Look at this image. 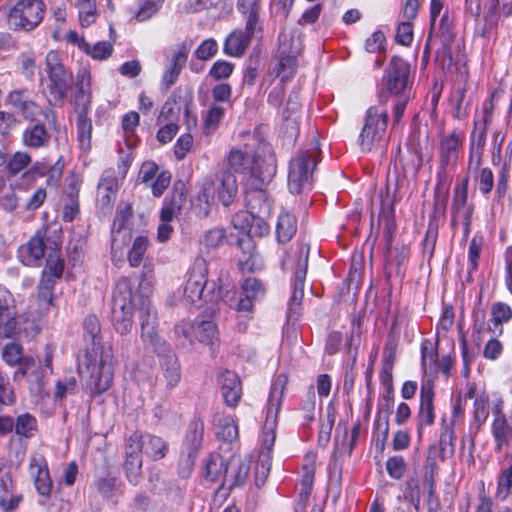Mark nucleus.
<instances>
[{"label":"nucleus","mask_w":512,"mask_h":512,"mask_svg":"<svg viewBox=\"0 0 512 512\" xmlns=\"http://www.w3.org/2000/svg\"><path fill=\"white\" fill-rule=\"evenodd\" d=\"M227 167L224 171L243 174L246 178L245 186L251 189L247 194V202L250 212L237 214L232 222L235 228L243 232L251 233L248 229L250 220L254 214L269 213L270 206L266 202V194L263 186L269 183L276 174V159L269 146L263 139L254 135L245 143L244 150L232 148L226 158ZM257 221L261 220L259 216Z\"/></svg>","instance_id":"obj_1"},{"label":"nucleus","mask_w":512,"mask_h":512,"mask_svg":"<svg viewBox=\"0 0 512 512\" xmlns=\"http://www.w3.org/2000/svg\"><path fill=\"white\" fill-rule=\"evenodd\" d=\"M83 329L87 347L79 357L78 371L86 380L90 393L101 394L111 387L113 381V350L110 345L100 343V322L95 315L85 318Z\"/></svg>","instance_id":"obj_2"},{"label":"nucleus","mask_w":512,"mask_h":512,"mask_svg":"<svg viewBox=\"0 0 512 512\" xmlns=\"http://www.w3.org/2000/svg\"><path fill=\"white\" fill-rule=\"evenodd\" d=\"M287 382V376L279 374L273 380L270 388L266 406V418L262 429L261 450L255 466V483L258 487L264 484L270 473L278 413L282 406V398Z\"/></svg>","instance_id":"obj_3"},{"label":"nucleus","mask_w":512,"mask_h":512,"mask_svg":"<svg viewBox=\"0 0 512 512\" xmlns=\"http://www.w3.org/2000/svg\"><path fill=\"white\" fill-rule=\"evenodd\" d=\"M138 306L141 328L143 325H157V315L150 300L147 297L139 296L133 298L132 287L128 279H119L115 285L112 296V323L115 330L120 334L128 333L133 325V308Z\"/></svg>","instance_id":"obj_4"},{"label":"nucleus","mask_w":512,"mask_h":512,"mask_svg":"<svg viewBox=\"0 0 512 512\" xmlns=\"http://www.w3.org/2000/svg\"><path fill=\"white\" fill-rule=\"evenodd\" d=\"M443 9L441 0H431L430 6V33L424 48L423 61L427 62L431 50L435 51L436 61L443 70L449 69L454 57L460 51V45L455 41L452 29V20L445 12L439 22L437 17Z\"/></svg>","instance_id":"obj_5"},{"label":"nucleus","mask_w":512,"mask_h":512,"mask_svg":"<svg viewBox=\"0 0 512 512\" xmlns=\"http://www.w3.org/2000/svg\"><path fill=\"white\" fill-rule=\"evenodd\" d=\"M464 140V133L458 130H453L449 134L440 136L438 144L439 166L434 196L437 209H445L450 182L456 169Z\"/></svg>","instance_id":"obj_6"},{"label":"nucleus","mask_w":512,"mask_h":512,"mask_svg":"<svg viewBox=\"0 0 512 512\" xmlns=\"http://www.w3.org/2000/svg\"><path fill=\"white\" fill-rule=\"evenodd\" d=\"M168 444L161 437L151 434L134 432L127 440L124 469L128 481L137 485L141 479L142 457L141 453L152 460H160L165 457Z\"/></svg>","instance_id":"obj_7"},{"label":"nucleus","mask_w":512,"mask_h":512,"mask_svg":"<svg viewBox=\"0 0 512 512\" xmlns=\"http://www.w3.org/2000/svg\"><path fill=\"white\" fill-rule=\"evenodd\" d=\"M266 295V286L258 278L247 277L240 283V295L236 297V291L227 290L222 293L221 300L230 308L238 312V329L242 332L247 329V322L253 318L254 307L257 302L264 299Z\"/></svg>","instance_id":"obj_8"},{"label":"nucleus","mask_w":512,"mask_h":512,"mask_svg":"<svg viewBox=\"0 0 512 512\" xmlns=\"http://www.w3.org/2000/svg\"><path fill=\"white\" fill-rule=\"evenodd\" d=\"M303 50V34L297 28L283 29L278 36L274 73L281 81L293 78L298 67V57Z\"/></svg>","instance_id":"obj_9"},{"label":"nucleus","mask_w":512,"mask_h":512,"mask_svg":"<svg viewBox=\"0 0 512 512\" xmlns=\"http://www.w3.org/2000/svg\"><path fill=\"white\" fill-rule=\"evenodd\" d=\"M386 101L387 96L381 93L379 103L366 110L364 124L358 137V145L362 152H371L381 146L384 140L388 122Z\"/></svg>","instance_id":"obj_10"},{"label":"nucleus","mask_w":512,"mask_h":512,"mask_svg":"<svg viewBox=\"0 0 512 512\" xmlns=\"http://www.w3.org/2000/svg\"><path fill=\"white\" fill-rule=\"evenodd\" d=\"M208 264L202 257L195 259L189 272L183 289V296L187 303L217 302L221 299L222 292L215 291V283H208Z\"/></svg>","instance_id":"obj_11"},{"label":"nucleus","mask_w":512,"mask_h":512,"mask_svg":"<svg viewBox=\"0 0 512 512\" xmlns=\"http://www.w3.org/2000/svg\"><path fill=\"white\" fill-rule=\"evenodd\" d=\"M319 155V143L313 140L309 148L300 151L291 159L288 171V186L291 193L299 194L310 189Z\"/></svg>","instance_id":"obj_12"},{"label":"nucleus","mask_w":512,"mask_h":512,"mask_svg":"<svg viewBox=\"0 0 512 512\" xmlns=\"http://www.w3.org/2000/svg\"><path fill=\"white\" fill-rule=\"evenodd\" d=\"M310 247L306 243L297 246L294 253V273L292 279V295L288 302L287 318L289 322L298 320L301 314V303L304 296V284L308 268Z\"/></svg>","instance_id":"obj_13"},{"label":"nucleus","mask_w":512,"mask_h":512,"mask_svg":"<svg viewBox=\"0 0 512 512\" xmlns=\"http://www.w3.org/2000/svg\"><path fill=\"white\" fill-rule=\"evenodd\" d=\"M7 100L21 116L30 122V124L41 122L43 118L48 124L55 126L56 113L49 107H41L34 100L30 98L27 89L13 90L8 94Z\"/></svg>","instance_id":"obj_14"},{"label":"nucleus","mask_w":512,"mask_h":512,"mask_svg":"<svg viewBox=\"0 0 512 512\" xmlns=\"http://www.w3.org/2000/svg\"><path fill=\"white\" fill-rule=\"evenodd\" d=\"M45 10L42 0H18L9 12L8 22L16 30L30 31L42 22Z\"/></svg>","instance_id":"obj_15"},{"label":"nucleus","mask_w":512,"mask_h":512,"mask_svg":"<svg viewBox=\"0 0 512 512\" xmlns=\"http://www.w3.org/2000/svg\"><path fill=\"white\" fill-rule=\"evenodd\" d=\"M45 64L49 78V93L55 102L62 101L70 90L72 74L62 64L57 51L51 50L47 53Z\"/></svg>","instance_id":"obj_16"},{"label":"nucleus","mask_w":512,"mask_h":512,"mask_svg":"<svg viewBox=\"0 0 512 512\" xmlns=\"http://www.w3.org/2000/svg\"><path fill=\"white\" fill-rule=\"evenodd\" d=\"M410 65L398 56H393L385 70L382 86L390 95L410 94Z\"/></svg>","instance_id":"obj_17"},{"label":"nucleus","mask_w":512,"mask_h":512,"mask_svg":"<svg viewBox=\"0 0 512 512\" xmlns=\"http://www.w3.org/2000/svg\"><path fill=\"white\" fill-rule=\"evenodd\" d=\"M63 167L60 159L53 164H49L44 159L35 161L22 173L20 178L21 183H17L16 186L20 189H27L33 185L38 178L46 176V185L49 187H57L63 174Z\"/></svg>","instance_id":"obj_18"},{"label":"nucleus","mask_w":512,"mask_h":512,"mask_svg":"<svg viewBox=\"0 0 512 512\" xmlns=\"http://www.w3.org/2000/svg\"><path fill=\"white\" fill-rule=\"evenodd\" d=\"M53 289L51 280H40L35 300L36 308L29 312L31 319L25 320L26 326L23 332L26 336H33L39 332L40 328L36 322L42 320L49 313L53 304Z\"/></svg>","instance_id":"obj_19"},{"label":"nucleus","mask_w":512,"mask_h":512,"mask_svg":"<svg viewBox=\"0 0 512 512\" xmlns=\"http://www.w3.org/2000/svg\"><path fill=\"white\" fill-rule=\"evenodd\" d=\"M433 401V383L430 380L423 381L420 389V406L417 413V432L419 438L422 437L425 427L434 424L435 412Z\"/></svg>","instance_id":"obj_20"},{"label":"nucleus","mask_w":512,"mask_h":512,"mask_svg":"<svg viewBox=\"0 0 512 512\" xmlns=\"http://www.w3.org/2000/svg\"><path fill=\"white\" fill-rule=\"evenodd\" d=\"M300 114V93L297 90H293L289 94L286 106L282 112V129L289 140H295L299 135Z\"/></svg>","instance_id":"obj_21"},{"label":"nucleus","mask_w":512,"mask_h":512,"mask_svg":"<svg viewBox=\"0 0 512 512\" xmlns=\"http://www.w3.org/2000/svg\"><path fill=\"white\" fill-rule=\"evenodd\" d=\"M197 192L192 199V208L200 217L209 215L215 203L216 183L210 177L203 178L196 185Z\"/></svg>","instance_id":"obj_22"},{"label":"nucleus","mask_w":512,"mask_h":512,"mask_svg":"<svg viewBox=\"0 0 512 512\" xmlns=\"http://www.w3.org/2000/svg\"><path fill=\"white\" fill-rule=\"evenodd\" d=\"M250 460L232 457L226 464L221 489L231 490L242 486L250 472Z\"/></svg>","instance_id":"obj_23"},{"label":"nucleus","mask_w":512,"mask_h":512,"mask_svg":"<svg viewBox=\"0 0 512 512\" xmlns=\"http://www.w3.org/2000/svg\"><path fill=\"white\" fill-rule=\"evenodd\" d=\"M9 301L5 296L3 302L0 300V336L4 338H13L24 333L26 326L25 321L22 322L23 316H17L15 307Z\"/></svg>","instance_id":"obj_24"},{"label":"nucleus","mask_w":512,"mask_h":512,"mask_svg":"<svg viewBox=\"0 0 512 512\" xmlns=\"http://www.w3.org/2000/svg\"><path fill=\"white\" fill-rule=\"evenodd\" d=\"M132 216V206L128 203L120 204L111 229V251L116 253L121 250L128 240L126 224Z\"/></svg>","instance_id":"obj_25"},{"label":"nucleus","mask_w":512,"mask_h":512,"mask_svg":"<svg viewBox=\"0 0 512 512\" xmlns=\"http://www.w3.org/2000/svg\"><path fill=\"white\" fill-rule=\"evenodd\" d=\"M29 474L34 481L37 492L44 497H49L52 489L48 465L41 454H34L30 458Z\"/></svg>","instance_id":"obj_26"},{"label":"nucleus","mask_w":512,"mask_h":512,"mask_svg":"<svg viewBox=\"0 0 512 512\" xmlns=\"http://www.w3.org/2000/svg\"><path fill=\"white\" fill-rule=\"evenodd\" d=\"M190 48L185 43L178 46L173 52L171 58L165 65V69L161 79V85L165 89H169L177 81L183 67L185 66Z\"/></svg>","instance_id":"obj_27"},{"label":"nucleus","mask_w":512,"mask_h":512,"mask_svg":"<svg viewBox=\"0 0 512 512\" xmlns=\"http://www.w3.org/2000/svg\"><path fill=\"white\" fill-rule=\"evenodd\" d=\"M261 32V26L254 27L252 31H248L247 22H245L244 30H235L231 32L224 41L223 51L231 57L242 56L250 44L251 39Z\"/></svg>","instance_id":"obj_28"},{"label":"nucleus","mask_w":512,"mask_h":512,"mask_svg":"<svg viewBox=\"0 0 512 512\" xmlns=\"http://www.w3.org/2000/svg\"><path fill=\"white\" fill-rule=\"evenodd\" d=\"M2 356L8 365H19L14 373V380H17L19 377H24V375L28 373V370L36 366V360L31 356L23 357L22 346L14 342L8 343L4 347Z\"/></svg>","instance_id":"obj_29"},{"label":"nucleus","mask_w":512,"mask_h":512,"mask_svg":"<svg viewBox=\"0 0 512 512\" xmlns=\"http://www.w3.org/2000/svg\"><path fill=\"white\" fill-rule=\"evenodd\" d=\"M50 141L51 134L43 122L29 124L21 135L22 145L31 150L45 149Z\"/></svg>","instance_id":"obj_30"},{"label":"nucleus","mask_w":512,"mask_h":512,"mask_svg":"<svg viewBox=\"0 0 512 512\" xmlns=\"http://www.w3.org/2000/svg\"><path fill=\"white\" fill-rule=\"evenodd\" d=\"M204 434V423L199 419L190 422L186 437L183 443L182 453L187 454V462L193 465L194 459L202 444Z\"/></svg>","instance_id":"obj_31"},{"label":"nucleus","mask_w":512,"mask_h":512,"mask_svg":"<svg viewBox=\"0 0 512 512\" xmlns=\"http://www.w3.org/2000/svg\"><path fill=\"white\" fill-rule=\"evenodd\" d=\"M215 183L218 200L224 206L231 205L238 192L236 176L230 171L223 170L216 175Z\"/></svg>","instance_id":"obj_32"},{"label":"nucleus","mask_w":512,"mask_h":512,"mask_svg":"<svg viewBox=\"0 0 512 512\" xmlns=\"http://www.w3.org/2000/svg\"><path fill=\"white\" fill-rule=\"evenodd\" d=\"M221 391L225 403L234 407L239 402L242 389L240 380L236 373L232 371H225L220 375Z\"/></svg>","instance_id":"obj_33"},{"label":"nucleus","mask_w":512,"mask_h":512,"mask_svg":"<svg viewBox=\"0 0 512 512\" xmlns=\"http://www.w3.org/2000/svg\"><path fill=\"white\" fill-rule=\"evenodd\" d=\"M45 253L44 238L38 232L19 250L20 258L23 264L33 266L42 259Z\"/></svg>","instance_id":"obj_34"},{"label":"nucleus","mask_w":512,"mask_h":512,"mask_svg":"<svg viewBox=\"0 0 512 512\" xmlns=\"http://www.w3.org/2000/svg\"><path fill=\"white\" fill-rule=\"evenodd\" d=\"M76 86V110H89L91 103V73L88 69L82 68L78 71Z\"/></svg>","instance_id":"obj_35"},{"label":"nucleus","mask_w":512,"mask_h":512,"mask_svg":"<svg viewBox=\"0 0 512 512\" xmlns=\"http://www.w3.org/2000/svg\"><path fill=\"white\" fill-rule=\"evenodd\" d=\"M491 434L494 440V450L499 453L505 446H508L512 439V425L507 417L493 419L491 423Z\"/></svg>","instance_id":"obj_36"},{"label":"nucleus","mask_w":512,"mask_h":512,"mask_svg":"<svg viewBox=\"0 0 512 512\" xmlns=\"http://www.w3.org/2000/svg\"><path fill=\"white\" fill-rule=\"evenodd\" d=\"M213 422L216 436L219 439L225 442H232L238 438V426L232 416L216 413Z\"/></svg>","instance_id":"obj_37"},{"label":"nucleus","mask_w":512,"mask_h":512,"mask_svg":"<svg viewBox=\"0 0 512 512\" xmlns=\"http://www.w3.org/2000/svg\"><path fill=\"white\" fill-rule=\"evenodd\" d=\"M466 397L474 399L473 418L479 429L489 416V396L485 392L477 393L475 386L471 385Z\"/></svg>","instance_id":"obj_38"},{"label":"nucleus","mask_w":512,"mask_h":512,"mask_svg":"<svg viewBox=\"0 0 512 512\" xmlns=\"http://www.w3.org/2000/svg\"><path fill=\"white\" fill-rule=\"evenodd\" d=\"M478 123H474V131L471 135L468 168L477 171L482 162L483 148L486 142L485 129H481L477 134Z\"/></svg>","instance_id":"obj_39"},{"label":"nucleus","mask_w":512,"mask_h":512,"mask_svg":"<svg viewBox=\"0 0 512 512\" xmlns=\"http://www.w3.org/2000/svg\"><path fill=\"white\" fill-rule=\"evenodd\" d=\"M13 482L9 472L0 473V507L6 512L14 510L22 497L12 493Z\"/></svg>","instance_id":"obj_40"},{"label":"nucleus","mask_w":512,"mask_h":512,"mask_svg":"<svg viewBox=\"0 0 512 512\" xmlns=\"http://www.w3.org/2000/svg\"><path fill=\"white\" fill-rule=\"evenodd\" d=\"M160 365L163 371V375L167 380V384L170 387H174L180 381V365L178 363L176 355L171 351H166L159 355Z\"/></svg>","instance_id":"obj_41"},{"label":"nucleus","mask_w":512,"mask_h":512,"mask_svg":"<svg viewBox=\"0 0 512 512\" xmlns=\"http://www.w3.org/2000/svg\"><path fill=\"white\" fill-rule=\"evenodd\" d=\"M54 247L51 248V252L48 254L46 259V266L43 270L41 280L48 279L52 282V288H54L55 280L61 278L63 269H64V261L60 257L59 250L57 248V243L54 242Z\"/></svg>","instance_id":"obj_42"},{"label":"nucleus","mask_w":512,"mask_h":512,"mask_svg":"<svg viewBox=\"0 0 512 512\" xmlns=\"http://www.w3.org/2000/svg\"><path fill=\"white\" fill-rule=\"evenodd\" d=\"M505 18L512 15V0H490L489 7L484 14L486 26L493 28L498 24V17Z\"/></svg>","instance_id":"obj_43"},{"label":"nucleus","mask_w":512,"mask_h":512,"mask_svg":"<svg viewBox=\"0 0 512 512\" xmlns=\"http://www.w3.org/2000/svg\"><path fill=\"white\" fill-rule=\"evenodd\" d=\"M229 108L210 104L206 112L202 114V131L205 135H211L218 129Z\"/></svg>","instance_id":"obj_44"},{"label":"nucleus","mask_w":512,"mask_h":512,"mask_svg":"<svg viewBox=\"0 0 512 512\" xmlns=\"http://www.w3.org/2000/svg\"><path fill=\"white\" fill-rule=\"evenodd\" d=\"M261 1L262 0L237 1V9L244 16L248 31H252L254 27L261 26L259 17Z\"/></svg>","instance_id":"obj_45"},{"label":"nucleus","mask_w":512,"mask_h":512,"mask_svg":"<svg viewBox=\"0 0 512 512\" xmlns=\"http://www.w3.org/2000/svg\"><path fill=\"white\" fill-rule=\"evenodd\" d=\"M468 192L467 183L458 185L454 191L452 201L453 219L461 217H472L473 208L467 204Z\"/></svg>","instance_id":"obj_46"},{"label":"nucleus","mask_w":512,"mask_h":512,"mask_svg":"<svg viewBox=\"0 0 512 512\" xmlns=\"http://www.w3.org/2000/svg\"><path fill=\"white\" fill-rule=\"evenodd\" d=\"M32 163V157L27 151L19 150L7 158L5 171L8 176L14 177L25 172Z\"/></svg>","instance_id":"obj_47"},{"label":"nucleus","mask_w":512,"mask_h":512,"mask_svg":"<svg viewBox=\"0 0 512 512\" xmlns=\"http://www.w3.org/2000/svg\"><path fill=\"white\" fill-rule=\"evenodd\" d=\"M77 137L80 148L84 151H88L91 147V136H92V121L87 116L88 110H77Z\"/></svg>","instance_id":"obj_48"},{"label":"nucleus","mask_w":512,"mask_h":512,"mask_svg":"<svg viewBox=\"0 0 512 512\" xmlns=\"http://www.w3.org/2000/svg\"><path fill=\"white\" fill-rule=\"evenodd\" d=\"M297 230L296 218L287 211H283L278 216L276 225V235L280 242L289 241Z\"/></svg>","instance_id":"obj_49"},{"label":"nucleus","mask_w":512,"mask_h":512,"mask_svg":"<svg viewBox=\"0 0 512 512\" xmlns=\"http://www.w3.org/2000/svg\"><path fill=\"white\" fill-rule=\"evenodd\" d=\"M491 321L494 325L492 329L494 335H501L503 332L502 324L512 319L511 307L503 302H496L491 307ZM491 330V328H489Z\"/></svg>","instance_id":"obj_50"},{"label":"nucleus","mask_w":512,"mask_h":512,"mask_svg":"<svg viewBox=\"0 0 512 512\" xmlns=\"http://www.w3.org/2000/svg\"><path fill=\"white\" fill-rule=\"evenodd\" d=\"M218 330L211 320H197L194 324V337L202 343L212 344L217 339Z\"/></svg>","instance_id":"obj_51"},{"label":"nucleus","mask_w":512,"mask_h":512,"mask_svg":"<svg viewBox=\"0 0 512 512\" xmlns=\"http://www.w3.org/2000/svg\"><path fill=\"white\" fill-rule=\"evenodd\" d=\"M79 47L95 60H104L110 57L113 52V46L107 41H99L93 45L81 39Z\"/></svg>","instance_id":"obj_52"},{"label":"nucleus","mask_w":512,"mask_h":512,"mask_svg":"<svg viewBox=\"0 0 512 512\" xmlns=\"http://www.w3.org/2000/svg\"><path fill=\"white\" fill-rule=\"evenodd\" d=\"M157 325H143L141 328V337L145 343H148L153 347L158 355L169 351V345L164 339H162L157 333Z\"/></svg>","instance_id":"obj_53"},{"label":"nucleus","mask_w":512,"mask_h":512,"mask_svg":"<svg viewBox=\"0 0 512 512\" xmlns=\"http://www.w3.org/2000/svg\"><path fill=\"white\" fill-rule=\"evenodd\" d=\"M226 464L220 454H211L205 463L206 478L213 482H222Z\"/></svg>","instance_id":"obj_54"},{"label":"nucleus","mask_w":512,"mask_h":512,"mask_svg":"<svg viewBox=\"0 0 512 512\" xmlns=\"http://www.w3.org/2000/svg\"><path fill=\"white\" fill-rule=\"evenodd\" d=\"M211 97V104L226 108L232 107V88L228 83H219L215 85L211 90Z\"/></svg>","instance_id":"obj_55"},{"label":"nucleus","mask_w":512,"mask_h":512,"mask_svg":"<svg viewBox=\"0 0 512 512\" xmlns=\"http://www.w3.org/2000/svg\"><path fill=\"white\" fill-rule=\"evenodd\" d=\"M148 244L149 241L144 236H138L134 240L132 247L128 253V261L130 266L138 267L141 264L143 257L146 253V250L148 248Z\"/></svg>","instance_id":"obj_56"},{"label":"nucleus","mask_w":512,"mask_h":512,"mask_svg":"<svg viewBox=\"0 0 512 512\" xmlns=\"http://www.w3.org/2000/svg\"><path fill=\"white\" fill-rule=\"evenodd\" d=\"M37 429V420L29 413L19 415L15 422L16 434L30 438L34 435Z\"/></svg>","instance_id":"obj_57"},{"label":"nucleus","mask_w":512,"mask_h":512,"mask_svg":"<svg viewBox=\"0 0 512 512\" xmlns=\"http://www.w3.org/2000/svg\"><path fill=\"white\" fill-rule=\"evenodd\" d=\"M423 489L428 496L435 495V475L437 474V464L434 457L428 456L424 466Z\"/></svg>","instance_id":"obj_58"},{"label":"nucleus","mask_w":512,"mask_h":512,"mask_svg":"<svg viewBox=\"0 0 512 512\" xmlns=\"http://www.w3.org/2000/svg\"><path fill=\"white\" fill-rule=\"evenodd\" d=\"M161 8V3L155 0H139L138 9L135 12L137 22H145L152 18Z\"/></svg>","instance_id":"obj_59"},{"label":"nucleus","mask_w":512,"mask_h":512,"mask_svg":"<svg viewBox=\"0 0 512 512\" xmlns=\"http://www.w3.org/2000/svg\"><path fill=\"white\" fill-rule=\"evenodd\" d=\"M75 7L78 10L79 21L82 27H88L96 21L98 17L96 1L78 4Z\"/></svg>","instance_id":"obj_60"},{"label":"nucleus","mask_w":512,"mask_h":512,"mask_svg":"<svg viewBox=\"0 0 512 512\" xmlns=\"http://www.w3.org/2000/svg\"><path fill=\"white\" fill-rule=\"evenodd\" d=\"M390 183L386 187V197L381 200V212L380 217L385 220L388 229L393 225V204L397 201L395 192H393L392 198L390 199ZM396 191V188L394 189Z\"/></svg>","instance_id":"obj_61"},{"label":"nucleus","mask_w":512,"mask_h":512,"mask_svg":"<svg viewBox=\"0 0 512 512\" xmlns=\"http://www.w3.org/2000/svg\"><path fill=\"white\" fill-rule=\"evenodd\" d=\"M77 391L78 385L76 378L73 376H67L56 383L55 397L62 400L68 395L76 394Z\"/></svg>","instance_id":"obj_62"},{"label":"nucleus","mask_w":512,"mask_h":512,"mask_svg":"<svg viewBox=\"0 0 512 512\" xmlns=\"http://www.w3.org/2000/svg\"><path fill=\"white\" fill-rule=\"evenodd\" d=\"M483 246L481 237L474 236L469 244L468 249V272L471 274L478 269V260Z\"/></svg>","instance_id":"obj_63"},{"label":"nucleus","mask_w":512,"mask_h":512,"mask_svg":"<svg viewBox=\"0 0 512 512\" xmlns=\"http://www.w3.org/2000/svg\"><path fill=\"white\" fill-rule=\"evenodd\" d=\"M436 354V349L432 342L429 339H424L421 343V365L425 373L434 366Z\"/></svg>","instance_id":"obj_64"}]
</instances>
